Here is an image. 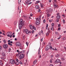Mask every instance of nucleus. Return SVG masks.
<instances>
[{
    "mask_svg": "<svg viewBox=\"0 0 66 66\" xmlns=\"http://www.w3.org/2000/svg\"><path fill=\"white\" fill-rule=\"evenodd\" d=\"M18 24L19 29H21V28L22 27V26L24 25V23H23V21L22 19H20V22H19Z\"/></svg>",
    "mask_w": 66,
    "mask_h": 66,
    "instance_id": "obj_1",
    "label": "nucleus"
},
{
    "mask_svg": "<svg viewBox=\"0 0 66 66\" xmlns=\"http://www.w3.org/2000/svg\"><path fill=\"white\" fill-rule=\"evenodd\" d=\"M6 34L8 37H10V38H11V37H12V32L11 31L7 32Z\"/></svg>",
    "mask_w": 66,
    "mask_h": 66,
    "instance_id": "obj_2",
    "label": "nucleus"
},
{
    "mask_svg": "<svg viewBox=\"0 0 66 66\" xmlns=\"http://www.w3.org/2000/svg\"><path fill=\"white\" fill-rule=\"evenodd\" d=\"M24 54H21L19 56V59L20 60L22 59L24 57Z\"/></svg>",
    "mask_w": 66,
    "mask_h": 66,
    "instance_id": "obj_3",
    "label": "nucleus"
},
{
    "mask_svg": "<svg viewBox=\"0 0 66 66\" xmlns=\"http://www.w3.org/2000/svg\"><path fill=\"white\" fill-rule=\"evenodd\" d=\"M49 49H50V46L49 45H47L46 46L45 49L46 51H48Z\"/></svg>",
    "mask_w": 66,
    "mask_h": 66,
    "instance_id": "obj_4",
    "label": "nucleus"
},
{
    "mask_svg": "<svg viewBox=\"0 0 66 66\" xmlns=\"http://www.w3.org/2000/svg\"><path fill=\"white\" fill-rule=\"evenodd\" d=\"M15 60L12 59H10V63L11 64H13L14 63H15Z\"/></svg>",
    "mask_w": 66,
    "mask_h": 66,
    "instance_id": "obj_5",
    "label": "nucleus"
},
{
    "mask_svg": "<svg viewBox=\"0 0 66 66\" xmlns=\"http://www.w3.org/2000/svg\"><path fill=\"white\" fill-rule=\"evenodd\" d=\"M15 45L16 46H18V47H19L20 46V43L19 42H17L15 43Z\"/></svg>",
    "mask_w": 66,
    "mask_h": 66,
    "instance_id": "obj_6",
    "label": "nucleus"
},
{
    "mask_svg": "<svg viewBox=\"0 0 66 66\" xmlns=\"http://www.w3.org/2000/svg\"><path fill=\"white\" fill-rule=\"evenodd\" d=\"M7 45L6 44H4L3 45V47L4 49H7Z\"/></svg>",
    "mask_w": 66,
    "mask_h": 66,
    "instance_id": "obj_7",
    "label": "nucleus"
},
{
    "mask_svg": "<svg viewBox=\"0 0 66 66\" xmlns=\"http://www.w3.org/2000/svg\"><path fill=\"white\" fill-rule=\"evenodd\" d=\"M60 62V60L59 59H57L55 61L54 63L56 64L57 63H59Z\"/></svg>",
    "mask_w": 66,
    "mask_h": 66,
    "instance_id": "obj_8",
    "label": "nucleus"
},
{
    "mask_svg": "<svg viewBox=\"0 0 66 66\" xmlns=\"http://www.w3.org/2000/svg\"><path fill=\"white\" fill-rule=\"evenodd\" d=\"M26 34H29V30L27 29H26L24 30Z\"/></svg>",
    "mask_w": 66,
    "mask_h": 66,
    "instance_id": "obj_9",
    "label": "nucleus"
},
{
    "mask_svg": "<svg viewBox=\"0 0 66 66\" xmlns=\"http://www.w3.org/2000/svg\"><path fill=\"white\" fill-rule=\"evenodd\" d=\"M36 24L37 25H38L39 24V21L38 20H37L36 22Z\"/></svg>",
    "mask_w": 66,
    "mask_h": 66,
    "instance_id": "obj_10",
    "label": "nucleus"
},
{
    "mask_svg": "<svg viewBox=\"0 0 66 66\" xmlns=\"http://www.w3.org/2000/svg\"><path fill=\"white\" fill-rule=\"evenodd\" d=\"M36 62H37V60H35L33 62V64L34 65H35L36 64Z\"/></svg>",
    "mask_w": 66,
    "mask_h": 66,
    "instance_id": "obj_11",
    "label": "nucleus"
},
{
    "mask_svg": "<svg viewBox=\"0 0 66 66\" xmlns=\"http://www.w3.org/2000/svg\"><path fill=\"white\" fill-rule=\"evenodd\" d=\"M57 19H60V18H61V16L60 15H58L57 16Z\"/></svg>",
    "mask_w": 66,
    "mask_h": 66,
    "instance_id": "obj_12",
    "label": "nucleus"
},
{
    "mask_svg": "<svg viewBox=\"0 0 66 66\" xmlns=\"http://www.w3.org/2000/svg\"><path fill=\"white\" fill-rule=\"evenodd\" d=\"M29 27L31 30H32V29H33V26L30 25H29Z\"/></svg>",
    "mask_w": 66,
    "mask_h": 66,
    "instance_id": "obj_13",
    "label": "nucleus"
},
{
    "mask_svg": "<svg viewBox=\"0 0 66 66\" xmlns=\"http://www.w3.org/2000/svg\"><path fill=\"white\" fill-rule=\"evenodd\" d=\"M0 64L1 65H3V63L2 62V61H0Z\"/></svg>",
    "mask_w": 66,
    "mask_h": 66,
    "instance_id": "obj_14",
    "label": "nucleus"
},
{
    "mask_svg": "<svg viewBox=\"0 0 66 66\" xmlns=\"http://www.w3.org/2000/svg\"><path fill=\"white\" fill-rule=\"evenodd\" d=\"M55 56L56 57H59V54H56Z\"/></svg>",
    "mask_w": 66,
    "mask_h": 66,
    "instance_id": "obj_15",
    "label": "nucleus"
},
{
    "mask_svg": "<svg viewBox=\"0 0 66 66\" xmlns=\"http://www.w3.org/2000/svg\"><path fill=\"white\" fill-rule=\"evenodd\" d=\"M14 63H15V64H16V65H18L19 64V62H15Z\"/></svg>",
    "mask_w": 66,
    "mask_h": 66,
    "instance_id": "obj_16",
    "label": "nucleus"
},
{
    "mask_svg": "<svg viewBox=\"0 0 66 66\" xmlns=\"http://www.w3.org/2000/svg\"><path fill=\"white\" fill-rule=\"evenodd\" d=\"M54 8H55H55H56V7H57V5H55V4H54Z\"/></svg>",
    "mask_w": 66,
    "mask_h": 66,
    "instance_id": "obj_17",
    "label": "nucleus"
},
{
    "mask_svg": "<svg viewBox=\"0 0 66 66\" xmlns=\"http://www.w3.org/2000/svg\"><path fill=\"white\" fill-rule=\"evenodd\" d=\"M35 7L36 9H38V8H39V6L38 5H36L35 6Z\"/></svg>",
    "mask_w": 66,
    "mask_h": 66,
    "instance_id": "obj_18",
    "label": "nucleus"
},
{
    "mask_svg": "<svg viewBox=\"0 0 66 66\" xmlns=\"http://www.w3.org/2000/svg\"><path fill=\"white\" fill-rule=\"evenodd\" d=\"M2 55L3 56H5V54H4V52H2Z\"/></svg>",
    "mask_w": 66,
    "mask_h": 66,
    "instance_id": "obj_19",
    "label": "nucleus"
},
{
    "mask_svg": "<svg viewBox=\"0 0 66 66\" xmlns=\"http://www.w3.org/2000/svg\"><path fill=\"white\" fill-rule=\"evenodd\" d=\"M17 24V21H15L14 22V25H16Z\"/></svg>",
    "mask_w": 66,
    "mask_h": 66,
    "instance_id": "obj_20",
    "label": "nucleus"
},
{
    "mask_svg": "<svg viewBox=\"0 0 66 66\" xmlns=\"http://www.w3.org/2000/svg\"><path fill=\"white\" fill-rule=\"evenodd\" d=\"M24 52V50H22L21 52V53H23Z\"/></svg>",
    "mask_w": 66,
    "mask_h": 66,
    "instance_id": "obj_21",
    "label": "nucleus"
},
{
    "mask_svg": "<svg viewBox=\"0 0 66 66\" xmlns=\"http://www.w3.org/2000/svg\"><path fill=\"white\" fill-rule=\"evenodd\" d=\"M21 2V0H18V4H20Z\"/></svg>",
    "mask_w": 66,
    "mask_h": 66,
    "instance_id": "obj_22",
    "label": "nucleus"
},
{
    "mask_svg": "<svg viewBox=\"0 0 66 66\" xmlns=\"http://www.w3.org/2000/svg\"><path fill=\"white\" fill-rule=\"evenodd\" d=\"M48 24H46V29H48Z\"/></svg>",
    "mask_w": 66,
    "mask_h": 66,
    "instance_id": "obj_23",
    "label": "nucleus"
},
{
    "mask_svg": "<svg viewBox=\"0 0 66 66\" xmlns=\"http://www.w3.org/2000/svg\"><path fill=\"white\" fill-rule=\"evenodd\" d=\"M41 16H40L39 18H38V20H40V19H41Z\"/></svg>",
    "mask_w": 66,
    "mask_h": 66,
    "instance_id": "obj_24",
    "label": "nucleus"
},
{
    "mask_svg": "<svg viewBox=\"0 0 66 66\" xmlns=\"http://www.w3.org/2000/svg\"><path fill=\"white\" fill-rule=\"evenodd\" d=\"M2 50V47H1V46L0 45V51L1 50Z\"/></svg>",
    "mask_w": 66,
    "mask_h": 66,
    "instance_id": "obj_25",
    "label": "nucleus"
},
{
    "mask_svg": "<svg viewBox=\"0 0 66 66\" xmlns=\"http://www.w3.org/2000/svg\"><path fill=\"white\" fill-rule=\"evenodd\" d=\"M25 3H26V4H27V5H29V2H27V1H26L25 2Z\"/></svg>",
    "mask_w": 66,
    "mask_h": 66,
    "instance_id": "obj_26",
    "label": "nucleus"
},
{
    "mask_svg": "<svg viewBox=\"0 0 66 66\" xmlns=\"http://www.w3.org/2000/svg\"><path fill=\"white\" fill-rule=\"evenodd\" d=\"M8 44L9 45H10V46H12V44H11V43H8Z\"/></svg>",
    "mask_w": 66,
    "mask_h": 66,
    "instance_id": "obj_27",
    "label": "nucleus"
},
{
    "mask_svg": "<svg viewBox=\"0 0 66 66\" xmlns=\"http://www.w3.org/2000/svg\"><path fill=\"white\" fill-rule=\"evenodd\" d=\"M49 33H48V32H47L46 33V35L47 36H48L49 35Z\"/></svg>",
    "mask_w": 66,
    "mask_h": 66,
    "instance_id": "obj_28",
    "label": "nucleus"
},
{
    "mask_svg": "<svg viewBox=\"0 0 66 66\" xmlns=\"http://www.w3.org/2000/svg\"><path fill=\"white\" fill-rule=\"evenodd\" d=\"M61 35H60V36L59 38H57V39H60V38H61Z\"/></svg>",
    "mask_w": 66,
    "mask_h": 66,
    "instance_id": "obj_29",
    "label": "nucleus"
},
{
    "mask_svg": "<svg viewBox=\"0 0 66 66\" xmlns=\"http://www.w3.org/2000/svg\"><path fill=\"white\" fill-rule=\"evenodd\" d=\"M3 42H4V44H5V43H6V40H3Z\"/></svg>",
    "mask_w": 66,
    "mask_h": 66,
    "instance_id": "obj_30",
    "label": "nucleus"
},
{
    "mask_svg": "<svg viewBox=\"0 0 66 66\" xmlns=\"http://www.w3.org/2000/svg\"><path fill=\"white\" fill-rule=\"evenodd\" d=\"M43 6H44L43 4H41V7H43Z\"/></svg>",
    "mask_w": 66,
    "mask_h": 66,
    "instance_id": "obj_31",
    "label": "nucleus"
},
{
    "mask_svg": "<svg viewBox=\"0 0 66 66\" xmlns=\"http://www.w3.org/2000/svg\"><path fill=\"white\" fill-rule=\"evenodd\" d=\"M51 30H52V31H53V27H51Z\"/></svg>",
    "mask_w": 66,
    "mask_h": 66,
    "instance_id": "obj_32",
    "label": "nucleus"
},
{
    "mask_svg": "<svg viewBox=\"0 0 66 66\" xmlns=\"http://www.w3.org/2000/svg\"><path fill=\"white\" fill-rule=\"evenodd\" d=\"M47 32L49 34V33H50V30H48L47 31Z\"/></svg>",
    "mask_w": 66,
    "mask_h": 66,
    "instance_id": "obj_33",
    "label": "nucleus"
},
{
    "mask_svg": "<svg viewBox=\"0 0 66 66\" xmlns=\"http://www.w3.org/2000/svg\"><path fill=\"white\" fill-rule=\"evenodd\" d=\"M47 17H49V16L50 15V14H47Z\"/></svg>",
    "mask_w": 66,
    "mask_h": 66,
    "instance_id": "obj_34",
    "label": "nucleus"
},
{
    "mask_svg": "<svg viewBox=\"0 0 66 66\" xmlns=\"http://www.w3.org/2000/svg\"><path fill=\"white\" fill-rule=\"evenodd\" d=\"M24 37H25V36H23V37H22V39H25V38H24Z\"/></svg>",
    "mask_w": 66,
    "mask_h": 66,
    "instance_id": "obj_35",
    "label": "nucleus"
},
{
    "mask_svg": "<svg viewBox=\"0 0 66 66\" xmlns=\"http://www.w3.org/2000/svg\"><path fill=\"white\" fill-rule=\"evenodd\" d=\"M45 44H46V42H43V45H45Z\"/></svg>",
    "mask_w": 66,
    "mask_h": 66,
    "instance_id": "obj_36",
    "label": "nucleus"
},
{
    "mask_svg": "<svg viewBox=\"0 0 66 66\" xmlns=\"http://www.w3.org/2000/svg\"><path fill=\"white\" fill-rule=\"evenodd\" d=\"M39 2V1H37L36 2V3H38Z\"/></svg>",
    "mask_w": 66,
    "mask_h": 66,
    "instance_id": "obj_37",
    "label": "nucleus"
},
{
    "mask_svg": "<svg viewBox=\"0 0 66 66\" xmlns=\"http://www.w3.org/2000/svg\"><path fill=\"white\" fill-rule=\"evenodd\" d=\"M19 54H17L16 55V56H17V57H19Z\"/></svg>",
    "mask_w": 66,
    "mask_h": 66,
    "instance_id": "obj_38",
    "label": "nucleus"
},
{
    "mask_svg": "<svg viewBox=\"0 0 66 66\" xmlns=\"http://www.w3.org/2000/svg\"><path fill=\"white\" fill-rule=\"evenodd\" d=\"M33 28L34 29V30H36V28H35V27H34V26H33Z\"/></svg>",
    "mask_w": 66,
    "mask_h": 66,
    "instance_id": "obj_39",
    "label": "nucleus"
},
{
    "mask_svg": "<svg viewBox=\"0 0 66 66\" xmlns=\"http://www.w3.org/2000/svg\"><path fill=\"white\" fill-rule=\"evenodd\" d=\"M63 23H65V20L63 19Z\"/></svg>",
    "mask_w": 66,
    "mask_h": 66,
    "instance_id": "obj_40",
    "label": "nucleus"
},
{
    "mask_svg": "<svg viewBox=\"0 0 66 66\" xmlns=\"http://www.w3.org/2000/svg\"><path fill=\"white\" fill-rule=\"evenodd\" d=\"M61 27V24H59L58 26V27Z\"/></svg>",
    "mask_w": 66,
    "mask_h": 66,
    "instance_id": "obj_41",
    "label": "nucleus"
},
{
    "mask_svg": "<svg viewBox=\"0 0 66 66\" xmlns=\"http://www.w3.org/2000/svg\"><path fill=\"white\" fill-rule=\"evenodd\" d=\"M53 26H54V23H53L52 24V27H53Z\"/></svg>",
    "mask_w": 66,
    "mask_h": 66,
    "instance_id": "obj_42",
    "label": "nucleus"
},
{
    "mask_svg": "<svg viewBox=\"0 0 66 66\" xmlns=\"http://www.w3.org/2000/svg\"><path fill=\"white\" fill-rule=\"evenodd\" d=\"M27 2H31V0H27Z\"/></svg>",
    "mask_w": 66,
    "mask_h": 66,
    "instance_id": "obj_43",
    "label": "nucleus"
},
{
    "mask_svg": "<svg viewBox=\"0 0 66 66\" xmlns=\"http://www.w3.org/2000/svg\"><path fill=\"white\" fill-rule=\"evenodd\" d=\"M58 31H60V30H61V28H58Z\"/></svg>",
    "mask_w": 66,
    "mask_h": 66,
    "instance_id": "obj_44",
    "label": "nucleus"
},
{
    "mask_svg": "<svg viewBox=\"0 0 66 66\" xmlns=\"http://www.w3.org/2000/svg\"><path fill=\"white\" fill-rule=\"evenodd\" d=\"M61 60H62V61H64V58H61Z\"/></svg>",
    "mask_w": 66,
    "mask_h": 66,
    "instance_id": "obj_45",
    "label": "nucleus"
},
{
    "mask_svg": "<svg viewBox=\"0 0 66 66\" xmlns=\"http://www.w3.org/2000/svg\"><path fill=\"white\" fill-rule=\"evenodd\" d=\"M52 48V46H51V45L50 46V49H51Z\"/></svg>",
    "mask_w": 66,
    "mask_h": 66,
    "instance_id": "obj_46",
    "label": "nucleus"
},
{
    "mask_svg": "<svg viewBox=\"0 0 66 66\" xmlns=\"http://www.w3.org/2000/svg\"><path fill=\"white\" fill-rule=\"evenodd\" d=\"M59 19H56V22H59Z\"/></svg>",
    "mask_w": 66,
    "mask_h": 66,
    "instance_id": "obj_47",
    "label": "nucleus"
},
{
    "mask_svg": "<svg viewBox=\"0 0 66 66\" xmlns=\"http://www.w3.org/2000/svg\"><path fill=\"white\" fill-rule=\"evenodd\" d=\"M15 60L17 61V62H18V61H19V60H18V59H16Z\"/></svg>",
    "mask_w": 66,
    "mask_h": 66,
    "instance_id": "obj_48",
    "label": "nucleus"
},
{
    "mask_svg": "<svg viewBox=\"0 0 66 66\" xmlns=\"http://www.w3.org/2000/svg\"><path fill=\"white\" fill-rule=\"evenodd\" d=\"M52 59H51L50 60V63H52Z\"/></svg>",
    "mask_w": 66,
    "mask_h": 66,
    "instance_id": "obj_49",
    "label": "nucleus"
},
{
    "mask_svg": "<svg viewBox=\"0 0 66 66\" xmlns=\"http://www.w3.org/2000/svg\"><path fill=\"white\" fill-rule=\"evenodd\" d=\"M9 52H11V48H9Z\"/></svg>",
    "mask_w": 66,
    "mask_h": 66,
    "instance_id": "obj_50",
    "label": "nucleus"
},
{
    "mask_svg": "<svg viewBox=\"0 0 66 66\" xmlns=\"http://www.w3.org/2000/svg\"><path fill=\"white\" fill-rule=\"evenodd\" d=\"M8 64L7 63H6V66H8Z\"/></svg>",
    "mask_w": 66,
    "mask_h": 66,
    "instance_id": "obj_51",
    "label": "nucleus"
},
{
    "mask_svg": "<svg viewBox=\"0 0 66 66\" xmlns=\"http://www.w3.org/2000/svg\"><path fill=\"white\" fill-rule=\"evenodd\" d=\"M43 22L45 23V22H46V20H45V19H44L43 21Z\"/></svg>",
    "mask_w": 66,
    "mask_h": 66,
    "instance_id": "obj_52",
    "label": "nucleus"
},
{
    "mask_svg": "<svg viewBox=\"0 0 66 66\" xmlns=\"http://www.w3.org/2000/svg\"><path fill=\"white\" fill-rule=\"evenodd\" d=\"M41 32L42 34H43V31L42 30H41Z\"/></svg>",
    "mask_w": 66,
    "mask_h": 66,
    "instance_id": "obj_53",
    "label": "nucleus"
},
{
    "mask_svg": "<svg viewBox=\"0 0 66 66\" xmlns=\"http://www.w3.org/2000/svg\"><path fill=\"white\" fill-rule=\"evenodd\" d=\"M26 43L27 46H28V43L27 42H26Z\"/></svg>",
    "mask_w": 66,
    "mask_h": 66,
    "instance_id": "obj_54",
    "label": "nucleus"
},
{
    "mask_svg": "<svg viewBox=\"0 0 66 66\" xmlns=\"http://www.w3.org/2000/svg\"><path fill=\"white\" fill-rule=\"evenodd\" d=\"M30 16H33V14L32 13L30 14Z\"/></svg>",
    "mask_w": 66,
    "mask_h": 66,
    "instance_id": "obj_55",
    "label": "nucleus"
},
{
    "mask_svg": "<svg viewBox=\"0 0 66 66\" xmlns=\"http://www.w3.org/2000/svg\"><path fill=\"white\" fill-rule=\"evenodd\" d=\"M34 30H33L32 31V33H34Z\"/></svg>",
    "mask_w": 66,
    "mask_h": 66,
    "instance_id": "obj_56",
    "label": "nucleus"
},
{
    "mask_svg": "<svg viewBox=\"0 0 66 66\" xmlns=\"http://www.w3.org/2000/svg\"><path fill=\"white\" fill-rule=\"evenodd\" d=\"M49 21L50 22H52V21H51V20H49Z\"/></svg>",
    "mask_w": 66,
    "mask_h": 66,
    "instance_id": "obj_57",
    "label": "nucleus"
},
{
    "mask_svg": "<svg viewBox=\"0 0 66 66\" xmlns=\"http://www.w3.org/2000/svg\"><path fill=\"white\" fill-rule=\"evenodd\" d=\"M19 63L20 64H22V63L21 62H19Z\"/></svg>",
    "mask_w": 66,
    "mask_h": 66,
    "instance_id": "obj_58",
    "label": "nucleus"
},
{
    "mask_svg": "<svg viewBox=\"0 0 66 66\" xmlns=\"http://www.w3.org/2000/svg\"><path fill=\"white\" fill-rule=\"evenodd\" d=\"M56 34H58V32H55Z\"/></svg>",
    "mask_w": 66,
    "mask_h": 66,
    "instance_id": "obj_59",
    "label": "nucleus"
},
{
    "mask_svg": "<svg viewBox=\"0 0 66 66\" xmlns=\"http://www.w3.org/2000/svg\"><path fill=\"white\" fill-rule=\"evenodd\" d=\"M1 59H2V60H4V57H2V58H1Z\"/></svg>",
    "mask_w": 66,
    "mask_h": 66,
    "instance_id": "obj_60",
    "label": "nucleus"
},
{
    "mask_svg": "<svg viewBox=\"0 0 66 66\" xmlns=\"http://www.w3.org/2000/svg\"><path fill=\"white\" fill-rule=\"evenodd\" d=\"M32 2H30L29 3V4H32Z\"/></svg>",
    "mask_w": 66,
    "mask_h": 66,
    "instance_id": "obj_61",
    "label": "nucleus"
},
{
    "mask_svg": "<svg viewBox=\"0 0 66 66\" xmlns=\"http://www.w3.org/2000/svg\"><path fill=\"white\" fill-rule=\"evenodd\" d=\"M40 9H39L38 10V12H40Z\"/></svg>",
    "mask_w": 66,
    "mask_h": 66,
    "instance_id": "obj_62",
    "label": "nucleus"
},
{
    "mask_svg": "<svg viewBox=\"0 0 66 66\" xmlns=\"http://www.w3.org/2000/svg\"><path fill=\"white\" fill-rule=\"evenodd\" d=\"M53 39H51V42H53Z\"/></svg>",
    "mask_w": 66,
    "mask_h": 66,
    "instance_id": "obj_63",
    "label": "nucleus"
},
{
    "mask_svg": "<svg viewBox=\"0 0 66 66\" xmlns=\"http://www.w3.org/2000/svg\"><path fill=\"white\" fill-rule=\"evenodd\" d=\"M43 38H42L41 39V42H42L43 41Z\"/></svg>",
    "mask_w": 66,
    "mask_h": 66,
    "instance_id": "obj_64",
    "label": "nucleus"
}]
</instances>
